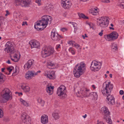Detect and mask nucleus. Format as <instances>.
<instances>
[{"instance_id":"obj_47","label":"nucleus","mask_w":124,"mask_h":124,"mask_svg":"<svg viewBox=\"0 0 124 124\" xmlns=\"http://www.w3.org/2000/svg\"><path fill=\"white\" fill-rule=\"evenodd\" d=\"M120 7L122 8H124V2H122L120 4Z\"/></svg>"},{"instance_id":"obj_45","label":"nucleus","mask_w":124,"mask_h":124,"mask_svg":"<svg viewBox=\"0 0 124 124\" xmlns=\"http://www.w3.org/2000/svg\"><path fill=\"white\" fill-rule=\"evenodd\" d=\"M35 2L36 3L38 4L39 5L41 4V1L40 0H36Z\"/></svg>"},{"instance_id":"obj_34","label":"nucleus","mask_w":124,"mask_h":124,"mask_svg":"<svg viewBox=\"0 0 124 124\" xmlns=\"http://www.w3.org/2000/svg\"><path fill=\"white\" fill-rule=\"evenodd\" d=\"M38 102L40 103L42 106H43L44 105L45 102L40 98H38L37 100Z\"/></svg>"},{"instance_id":"obj_24","label":"nucleus","mask_w":124,"mask_h":124,"mask_svg":"<svg viewBox=\"0 0 124 124\" xmlns=\"http://www.w3.org/2000/svg\"><path fill=\"white\" fill-rule=\"evenodd\" d=\"M11 93L7 94H1L2 97L5 100L8 101L12 99Z\"/></svg>"},{"instance_id":"obj_14","label":"nucleus","mask_w":124,"mask_h":124,"mask_svg":"<svg viewBox=\"0 0 124 124\" xmlns=\"http://www.w3.org/2000/svg\"><path fill=\"white\" fill-rule=\"evenodd\" d=\"M81 94L84 97H88L89 96V89L86 88H82L80 91Z\"/></svg>"},{"instance_id":"obj_32","label":"nucleus","mask_w":124,"mask_h":124,"mask_svg":"<svg viewBox=\"0 0 124 124\" xmlns=\"http://www.w3.org/2000/svg\"><path fill=\"white\" fill-rule=\"evenodd\" d=\"M86 23L87 25H88L90 28H92L93 30H95V27L93 23L87 22Z\"/></svg>"},{"instance_id":"obj_44","label":"nucleus","mask_w":124,"mask_h":124,"mask_svg":"<svg viewBox=\"0 0 124 124\" xmlns=\"http://www.w3.org/2000/svg\"><path fill=\"white\" fill-rule=\"evenodd\" d=\"M73 46L77 48H78L80 47V46L78 44L75 43L73 45Z\"/></svg>"},{"instance_id":"obj_43","label":"nucleus","mask_w":124,"mask_h":124,"mask_svg":"<svg viewBox=\"0 0 124 124\" xmlns=\"http://www.w3.org/2000/svg\"><path fill=\"white\" fill-rule=\"evenodd\" d=\"M4 78L3 77L0 78V84H1L4 82Z\"/></svg>"},{"instance_id":"obj_30","label":"nucleus","mask_w":124,"mask_h":124,"mask_svg":"<svg viewBox=\"0 0 124 124\" xmlns=\"http://www.w3.org/2000/svg\"><path fill=\"white\" fill-rule=\"evenodd\" d=\"M20 101L21 104H23L24 106L28 107L29 106V104L26 101L23 100L22 99H20Z\"/></svg>"},{"instance_id":"obj_60","label":"nucleus","mask_w":124,"mask_h":124,"mask_svg":"<svg viewBox=\"0 0 124 124\" xmlns=\"http://www.w3.org/2000/svg\"><path fill=\"white\" fill-rule=\"evenodd\" d=\"M7 63L8 64H11V63L10 62V61L9 60H8L7 62Z\"/></svg>"},{"instance_id":"obj_29","label":"nucleus","mask_w":124,"mask_h":124,"mask_svg":"<svg viewBox=\"0 0 124 124\" xmlns=\"http://www.w3.org/2000/svg\"><path fill=\"white\" fill-rule=\"evenodd\" d=\"M52 116L55 119H57L59 118V116L58 113L54 111L52 113Z\"/></svg>"},{"instance_id":"obj_48","label":"nucleus","mask_w":124,"mask_h":124,"mask_svg":"<svg viewBox=\"0 0 124 124\" xmlns=\"http://www.w3.org/2000/svg\"><path fill=\"white\" fill-rule=\"evenodd\" d=\"M60 30L62 31H65L68 30V29L66 28H63L61 29Z\"/></svg>"},{"instance_id":"obj_3","label":"nucleus","mask_w":124,"mask_h":124,"mask_svg":"<svg viewBox=\"0 0 124 124\" xmlns=\"http://www.w3.org/2000/svg\"><path fill=\"white\" fill-rule=\"evenodd\" d=\"M52 18L51 16L48 15H44L42 16L41 19L37 24V25H41L42 27V28H39L41 30H43L46 27L48 22H51L52 20Z\"/></svg>"},{"instance_id":"obj_46","label":"nucleus","mask_w":124,"mask_h":124,"mask_svg":"<svg viewBox=\"0 0 124 124\" xmlns=\"http://www.w3.org/2000/svg\"><path fill=\"white\" fill-rule=\"evenodd\" d=\"M3 113L2 110L0 109V118L3 117Z\"/></svg>"},{"instance_id":"obj_53","label":"nucleus","mask_w":124,"mask_h":124,"mask_svg":"<svg viewBox=\"0 0 124 124\" xmlns=\"http://www.w3.org/2000/svg\"><path fill=\"white\" fill-rule=\"evenodd\" d=\"M6 14H5V16H7L10 13L8 10H6Z\"/></svg>"},{"instance_id":"obj_28","label":"nucleus","mask_w":124,"mask_h":124,"mask_svg":"<svg viewBox=\"0 0 124 124\" xmlns=\"http://www.w3.org/2000/svg\"><path fill=\"white\" fill-rule=\"evenodd\" d=\"M109 116H107V115L104 116V118L105 119L107 123L110 124L112 123V120Z\"/></svg>"},{"instance_id":"obj_56","label":"nucleus","mask_w":124,"mask_h":124,"mask_svg":"<svg viewBox=\"0 0 124 124\" xmlns=\"http://www.w3.org/2000/svg\"><path fill=\"white\" fill-rule=\"evenodd\" d=\"M82 37H83V38L84 39H85V37H87V35H86V34H85V36L84 35H82Z\"/></svg>"},{"instance_id":"obj_19","label":"nucleus","mask_w":124,"mask_h":124,"mask_svg":"<svg viewBox=\"0 0 124 124\" xmlns=\"http://www.w3.org/2000/svg\"><path fill=\"white\" fill-rule=\"evenodd\" d=\"M21 55L19 52H17V54H15L13 58L11 57V60L15 62H17L20 58Z\"/></svg>"},{"instance_id":"obj_41","label":"nucleus","mask_w":124,"mask_h":124,"mask_svg":"<svg viewBox=\"0 0 124 124\" xmlns=\"http://www.w3.org/2000/svg\"><path fill=\"white\" fill-rule=\"evenodd\" d=\"M13 68L12 67H10L8 68L7 69L9 73H11L12 71L13 70Z\"/></svg>"},{"instance_id":"obj_18","label":"nucleus","mask_w":124,"mask_h":124,"mask_svg":"<svg viewBox=\"0 0 124 124\" xmlns=\"http://www.w3.org/2000/svg\"><path fill=\"white\" fill-rule=\"evenodd\" d=\"M107 99V101L108 102V103L110 105H112L114 104L115 98L112 95L109 94L106 96Z\"/></svg>"},{"instance_id":"obj_64","label":"nucleus","mask_w":124,"mask_h":124,"mask_svg":"<svg viewBox=\"0 0 124 124\" xmlns=\"http://www.w3.org/2000/svg\"><path fill=\"white\" fill-rule=\"evenodd\" d=\"M92 87L93 88V89H95L96 88L95 86L94 85H92Z\"/></svg>"},{"instance_id":"obj_15","label":"nucleus","mask_w":124,"mask_h":124,"mask_svg":"<svg viewBox=\"0 0 124 124\" xmlns=\"http://www.w3.org/2000/svg\"><path fill=\"white\" fill-rule=\"evenodd\" d=\"M34 62V60L31 59L29 60L25 64L24 67L25 69L28 70L33 66Z\"/></svg>"},{"instance_id":"obj_10","label":"nucleus","mask_w":124,"mask_h":124,"mask_svg":"<svg viewBox=\"0 0 124 124\" xmlns=\"http://www.w3.org/2000/svg\"><path fill=\"white\" fill-rule=\"evenodd\" d=\"M55 72L54 71H45L44 75L50 79L54 80L55 79Z\"/></svg>"},{"instance_id":"obj_61","label":"nucleus","mask_w":124,"mask_h":124,"mask_svg":"<svg viewBox=\"0 0 124 124\" xmlns=\"http://www.w3.org/2000/svg\"><path fill=\"white\" fill-rule=\"evenodd\" d=\"M109 28L110 29L112 30H114V28H113L112 27H109Z\"/></svg>"},{"instance_id":"obj_5","label":"nucleus","mask_w":124,"mask_h":124,"mask_svg":"<svg viewBox=\"0 0 124 124\" xmlns=\"http://www.w3.org/2000/svg\"><path fill=\"white\" fill-rule=\"evenodd\" d=\"M54 52V48H50L48 47L45 46L42 48L41 55L43 58H46L53 54Z\"/></svg>"},{"instance_id":"obj_21","label":"nucleus","mask_w":124,"mask_h":124,"mask_svg":"<svg viewBox=\"0 0 124 124\" xmlns=\"http://www.w3.org/2000/svg\"><path fill=\"white\" fill-rule=\"evenodd\" d=\"M48 117L47 115H43L41 117V122L43 124H46L48 122Z\"/></svg>"},{"instance_id":"obj_31","label":"nucleus","mask_w":124,"mask_h":124,"mask_svg":"<svg viewBox=\"0 0 124 124\" xmlns=\"http://www.w3.org/2000/svg\"><path fill=\"white\" fill-rule=\"evenodd\" d=\"M111 47L112 50L114 51H116L117 49V45L115 43L112 44Z\"/></svg>"},{"instance_id":"obj_20","label":"nucleus","mask_w":124,"mask_h":124,"mask_svg":"<svg viewBox=\"0 0 124 124\" xmlns=\"http://www.w3.org/2000/svg\"><path fill=\"white\" fill-rule=\"evenodd\" d=\"M54 88V86L48 85L46 87V91L47 92L49 95L52 94L53 93V89Z\"/></svg>"},{"instance_id":"obj_49","label":"nucleus","mask_w":124,"mask_h":124,"mask_svg":"<svg viewBox=\"0 0 124 124\" xmlns=\"http://www.w3.org/2000/svg\"><path fill=\"white\" fill-rule=\"evenodd\" d=\"M22 3H23L24 4V5L25 6H26L28 4V3L26 2V1H23Z\"/></svg>"},{"instance_id":"obj_36","label":"nucleus","mask_w":124,"mask_h":124,"mask_svg":"<svg viewBox=\"0 0 124 124\" xmlns=\"http://www.w3.org/2000/svg\"><path fill=\"white\" fill-rule=\"evenodd\" d=\"M93 96L94 98H96L97 97V93L95 92L90 93L89 96Z\"/></svg>"},{"instance_id":"obj_7","label":"nucleus","mask_w":124,"mask_h":124,"mask_svg":"<svg viewBox=\"0 0 124 124\" xmlns=\"http://www.w3.org/2000/svg\"><path fill=\"white\" fill-rule=\"evenodd\" d=\"M102 65L101 62L96 60H93L92 62L90 69L92 71H97L101 68Z\"/></svg>"},{"instance_id":"obj_27","label":"nucleus","mask_w":124,"mask_h":124,"mask_svg":"<svg viewBox=\"0 0 124 124\" xmlns=\"http://www.w3.org/2000/svg\"><path fill=\"white\" fill-rule=\"evenodd\" d=\"M9 93H11L10 90L9 89L5 88L2 91L1 94H5Z\"/></svg>"},{"instance_id":"obj_39","label":"nucleus","mask_w":124,"mask_h":124,"mask_svg":"<svg viewBox=\"0 0 124 124\" xmlns=\"http://www.w3.org/2000/svg\"><path fill=\"white\" fill-rule=\"evenodd\" d=\"M72 24L74 28V29H75L74 30H77V24L76 23L74 22H72Z\"/></svg>"},{"instance_id":"obj_35","label":"nucleus","mask_w":124,"mask_h":124,"mask_svg":"<svg viewBox=\"0 0 124 124\" xmlns=\"http://www.w3.org/2000/svg\"><path fill=\"white\" fill-rule=\"evenodd\" d=\"M79 16L80 18H81L85 19H87L88 18L87 16H85L84 14L82 13L79 14Z\"/></svg>"},{"instance_id":"obj_33","label":"nucleus","mask_w":124,"mask_h":124,"mask_svg":"<svg viewBox=\"0 0 124 124\" xmlns=\"http://www.w3.org/2000/svg\"><path fill=\"white\" fill-rule=\"evenodd\" d=\"M38 23H35L34 25V27L35 29H37V30L38 31L40 30L42 31V30H41V29L39 28H42V27H42L41 25H37V24Z\"/></svg>"},{"instance_id":"obj_58","label":"nucleus","mask_w":124,"mask_h":124,"mask_svg":"<svg viewBox=\"0 0 124 124\" xmlns=\"http://www.w3.org/2000/svg\"><path fill=\"white\" fill-rule=\"evenodd\" d=\"M103 34L102 31H101V32L99 33V35L100 36H102Z\"/></svg>"},{"instance_id":"obj_2","label":"nucleus","mask_w":124,"mask_h":124,"mask_svg":"<svg viewBox=\"0 0 124 124\" xmlns=\"http://www.w3.org/2000/svg\"><path fill=\"white\" fill-rule=\"evenodd\" d=\"M103 87L101 89V91L102 94L105 96L109 95L113 88V85L110 84V82L107 83L106 82L104 83L103 85Z\"/></svg>"},{"instance_id":"obj_38","label":"nucleus","mask_w":124,"mask_h":124,"mask_svg":"<svg viewBox=\"0 0 124 124\" xmlns=\"http://www.w3.org/2000/svg\"><path fill=\"white\" fill-rule=\"evenodd\" d=\"M19 71L18 69L16 68L15 69V71L14 72V73H13V74L14 75H15L17 74L18 73Z\"/></svg>"},{"instance_id":"obj_50","label":"nucleus","mask_w":124,"mask_h":124,"mask_svg":"<svg viewBox=\"0 0 124 124\" xmlns=\"http://www.w3.org/2000/svg\"><path fill=\"white\" fill-rule=\"evenodd\" d=\"M119 23L121 24H124V20H120L119 21Z\"/></svg>"},{"instance_id":"obj_25","label":"nucleus","mask_w":124,"mask_h":124,"mask_svg":"<svg viewBox=\"0 0 124 124\" xmlns=\"http://www.w3.org/2000/svg\"><path fill=\"white\" fill-rule=\"evenodd\" d=\"M101 111L102 112L104 113V116H108L110 115V113L108 111V108L106 107H102L101 108Z\"/></svg>"},{"instance_id":"obj_57","label":"nucleus","mask_w":124,"mask_h":124,"mask_svg":"<svg viewBox=\"0 0 124 124\" xmlns=\"http://www.w3.org/2000/svg\"><path fill=\"white\" fill-rule=\"evenodd\" d=\"M22 33L21 36H23L25 35V31H22Z\"/></svg>"},{"instance_id":"obj_42","label":"nucleus","mask_w":124,"mask_h":124,"mask_svg":"<svg viewBox=\"0 0 124 124\" xmlns=\"http://www.w3.org/2000/svg\"><path fill=\"white\" fill-rule=\"evenodd\" d=\"M60 44H58L56 45V49L58 51H59V49H60Z\"/></svg>"},{"instance_id":"obj_17","label":"nucleus","mask_w":124,"mask_h":124,"mask_svg":"<svg viewBox=\"0 0 124 124\" xmlns=\"http://www.w3.org/2000/svg\"><path fill=\"white\" fill-rule=\"evenodd\" d=\"M21 118L23 122L25 123L27 122L31 121V118L30 116H28L25 113H23L22 114Z\"/></svg>"},{"instance_id":"obj_62","label":"nucleus","mask_w":124,"mask_h":124,"mask_svg":"<svg viewBox=\"0 0 124 124\" xmlns=\"http://www.w3.org/2000/svg\"><path fill=\"white\" fill-rule=\"evenodd\" d=\"M87 116V115L86 114H85L84 116H83L82 117L84 118H85Z\"/></svg>"},{"instance_id":"obj_52","label":"nucleus","mask_w":124,"mask_h":124,"mask_svg":"<svg viewBox=\"0 0 124 124\" xmlns=\"http://www.w3.org/2000/svg\"><path fill=\"white\" fill-rule=\"evenodd\" d=\"M102 1L105 3H108L110 2V1L109 0H103Z\"/></svg>"},{"instance_id":"obj_13","label":"nucleus","mask_w":124,"mask_h":124,"mask_svg":"<svg viewBox=\"0 0 124 124\" xmlns=\"http://www.w3.org/2000/svg\"><path fill=\"white\" fill-rule=\"evenodd\" d=\"M29 43L31 45V48H40V45L39 42L37 40H32L29 42Z\"/></svg>"},{"instance_id":"obj_22","label":"nucleus","mask_w":124,"mask_h":124,"mask_svg":"<svg viewBox=\"0 0 124 124\" xmlns=\"http://www.w3.org/2000/svg\"><path fill=\"white\" fill-rule=\"evenodd\" d=\"M99 10L97 7L92 8L90 10L89 12L94 15H96L98 13Z\"/></svg>"},{"instance_id":"obj_26","label":"nucleus","mask_w":124,"mask_h":124,"mask_svg":"<svg viewBox=\"0 0 124 124\" xmlns=\"http://www.w3.org/2000/svg\"><path fill=\"white\" fill-rule=\"evenodd\" d=\"M46 65L49 68L53 69L54 67V64L52 61H48L47 62Z\"/></svg>"},{"instance_id":"obj_16","label":"nucleus","mask_w":124,"mask_h":124,"mask_svg":"<svg viewBox=\"0 0 124 124\" xmlns=\"http://www.w3.org/2000/svg\"><path fill=\"white\" fill-rule=\"evenodd\" d=\"M51 37L52 39L54 40H59L61 36L59 35L56 31H52Z\"/></svg>"},{"instance_id":"obj_1","label":"nucleus","mask_w":124,"mask_h":124,"mask_svg":"<svg viewBox=\"0 0 124 124\" xmlns=\"http://www.w3.org/2000/svg\"><path fill=\"white\" fill-rule=\"evenodd\" d=\"M85 70V64L83 62L78 64L74 70L75 76L78 78L84 73Z\"/></svg>"},{"instance_id":"obj_40","label":"nucleus","mask_w":124,"mask_h":124,"mask_svg":"<svg viewBox=\"0 0 124 124\" xmlns=\"http://www.w3.org/2000/svg\"><path fill=\"white\" fill-rule=\"evenodd\" d=\"M75 43V42L74 41H70L68 42V44H69L70 45H71L73 46V45H74Z\"/></svg>"},{"instance_id":"obj_12","label":"nucleus","mask_w":124,"mask_h":124,"mask_svg":"<svg viewBox=\"0 0 124 124\" xmlns=\"http://www.w3.org/2000/svg\"><path fill=\"white\" fill-rule=\"evenodd\" d=\"M6 48L4 49L5 51L8 53H11L13 52L14 50V48L13 46L12 42L8 41L7 42L5 45Z\"/></svg>"},{"instance_id":"obj_54","label":"nucleus","mask_w":124,"mask_h":124,"mask_svg":"<svg viewBox=\"0 0 124 124\" xmlns=\"http://www.w3.org/2000/svg\"><path fill=\"white\" fill-rule=\"evenodd\" d=\"M4 75L1 72H0V78L3 77V78H4Z\"/></svg>"},{"instance_id":"obj_4","label":"nucleus","mask_w":124,"mask_h":124,"mask_svg":"<svg viewBox=\"0 0 124 124\" xmlns=\"http://www.w3.org/2000/svg\"><path fill=\"white\" fill-rule=\"evenodd\" d=\"M57 93L58 96L61 99H64L67 97L66 88L63 85H62L58 88Z\"/></svg>"},{"instance_id":"obj_37","label":"nucleus","mask_w":124,"mask_h":124,"mask_svg":"<svg viewBox=\"0 0 124 124\" xmlns=\"http://www.w3.org/2000/svg\"><path fill=\"white\" fill-rule=\"evenodd\" d=\"M69 51L73 55L75 54V51L73 48H70L69 49Z\"/></svg>"},{"instance_id":"obj_9","label":"nucleus","mask_w":124,"mask_h":124,"mask_svg":"<svg viewBox=\"0 0 124 124\" xmlns=\"http://www.w3.org/2000/svg\"><path fill=\"white\" fill-rule=\"evenodd\" d=\"M40 72V70H38L36 72L34 70L29 71L25 73V77L27 79H31L33 77L37 75Z\"/></svg>"},{"instance_id":"obj_51","label":"nucleus","mask_w":124,"mask_h":124,"mask_svg":"<svg viewBox=\"0 0 124 124\" xmlns=\"http://www.w3.org/2000/svg\"><path fill=\"white\" fill-rule=\"evenodd\" d=\"M25 25H27V22H23V23L22 24V25L23 26Z\"/></svg>"},{"instance_id":"obj_8","label":"nucleus","mask_w":124,"mask_h":124,"mask_svg":"<svg viewBox=\"0 0 124 124\" xmlns=\"http://www.w3.org/2000/svg\"><path fill=\"white\" fill-rule=\"evenodd\" d=\"M118 34L116 31H113L110 33L104 36V38L107 41H112L116 39L118 37Z\"/></svg>"},{"instance_id":"obj_55","label":"nucleus","mask_w":124,"mask_h":124,"mask_svg":"<svg viewBox=\"0 0 124 124\" xmlns=\"http://www.w3.org/2000/svg\"><path fill=\"white\" fill-rule=\"evenodd\" d=\"M119 93L121 95H123L124 93V92L123 90H120L119 91Z\"/></svg>"},{"instance_id":"obj_59","label":"nucleus","mask_w":124,"mask_h":124,"mask_svg":"<svg viewBox=\"0 0 124 124\" xmlns=\"http://www.w3.org/2000/svg\"><path fill=\"white\" fill-rule=\"evenodd\" d=\"M22 33V31H19V33H18V35L21 36Z\"/></svg>"},{"instance_id":"obj_63","label":"nucleus","mask_w":124,"mask_h":124,"mask_svg":"<svg viewBox=\"0 0 124 124\" xmlns=\"http://www.w3.org/2000/svg\"><path fill=\"white\" fill-rule=\"evenodd\" d=\"M5 69V68H2L1 69V71L2 72H4V70Z\"/></svg>"},{"instance_id":"obj_23","label":"nucleus","mask_w":124,"mask_h":124,"mask_svg":"<svg viewBox=\"0 0 124 124\" xmlns=\"http://www.w3.org/2000/svg\"><path fill=\"white\" fill-rule=\"evenodd\" d=\"M21 87V88L25 92H28L30 91V87L26 84H23L22 85Z\"/></svg>"},{"instance_id":"obj_6","label":"nucleus","mask_w":124,"mask_h":124,"mask_svg":"<svg viewBox=\"0 0 124 124\" xmlns=\"http://www.w3.org/2000/svg\"><path fill=\"white\" fill-rule=\"evenodd\" d=\"M108 17H103L97 19L98 24L100 26L104 28L107 27L108 24Z\"/></svg>"},{"instance_id":"obj_11","label":"nucleus","mask_w":124,"mask_h":124,"mask_svg":"<svg viewBox=\"0 0 124 124\" xmlns=\"http://www.w3.org/2000/svg\"><path fill=\"white\" fill-rule=\"evenodd\" d=\"M61 4L62 6L65 9H68L71 5V2L69 0H61Z\"/></svg>"}]
</instances>
